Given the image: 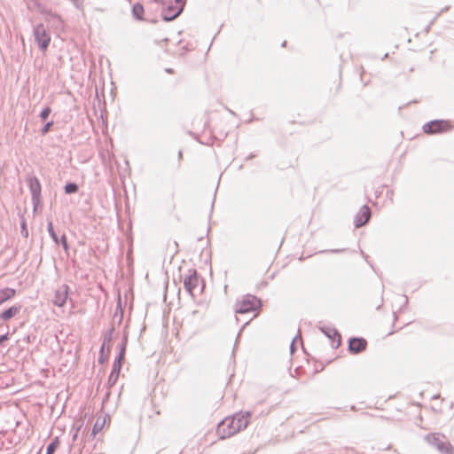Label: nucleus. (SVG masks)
Listing matches in <instances>:
<instances>
[{"instance_id":"nucleus-33","label":"nucleus","mask_w":454,"mask_h":454,"mask_svg":"<svg viewBox=\"0 0 454 454\" xmlns=\"http://www.w3.org/2000/svg\"><path fill=\"white\" fill-rule=\"evenodd\" d=\"M296 339H297V336L293 340V341H292V342H291V344H290V351H291V353H292V354H293V353L294 352V350H295L294 342H295Z\"/></svg>"},{"instance_id":"nucleus-6","label":"nucleus","mask_w":454,"mask_h":454,"mask_svg":"<svg viewBox=\"0 0 454 454\" xmlns=\"http://www.w3.org/2000/svg\"><path fill=\"white\" fill-rule=\"evenodd\" d=\"M29 191L31 193V200L34 206V211L41 202V184L36 176H29L27 178Z\"/></svg>"},{"instance_id":"nucleus-17","label":"nucleus","mask_w":454,"mask_h":454,"mask_svg":"<svg viewBox=\"0 0 454 454\" xmlns=\"http://www.w3.org/2000/svg\"><path fill=\"white\" fill-rule=\"evenodd\" d=\"M126 344H127V337L125 336L123 338V341H122L121 345L119 346L120 350H119L118 356L115 357V359L114 361V363L119 362V363H121V364H122V361L125 356Z\"/></svg>"},{"instance_id":"nucleus-18","label":"nucleus","mask_w":454,"mask_h":454,"mask_svg":"<svg viewBox=\"0 0 454 454\" xmlns=\"http://www.w3.org/2000/svg\"><path fill=\"white\" fill-rule=\"evenodd\" d=\"M144 12H145V9L141 4L137 3L133 5L132 14H133L134 18H136L138 20H142Z\"/></svg>"},{"instance_id":"nucleus-7","label":"nucleus","mask_w":454,"mask_h":454,"mask_svg":"<svg viewBox=\"0 0 454 454\" xmlns=\"http://www.w3.org/2000/svg\"><path fill=\"white\" fill-rule=\"evenodd\" d=\"M372 216L371 208L367 205L361 207L360 210L355 215L354 224L356 228H360L365 225Z\"/></svg>"},{"instance_id":"nucleus-23","label":"nucleus","mask_w":454,"mask_h":454,"mask_svg":"<svg viewBox=\"0 0 454 454\" xmlns=\"http://www.w3.org/2000/svg\"><path fill=\"white\" fill-rule=\"evenodd\" d=\"M51 113V109L49 106H46L41 111L39 116L43 121H45L49 117Z\"/></svg>"},{"instance_id":"nucleus-32","label":"nucleus","mask_w":454,"mask_h":454,"mask_svg":"<svg viewBox=\"0 0 454 454\" xmlns=\"http://www.w3.org/2000/svg\"><path fill=\"white\" fill-rule=\"evenodd\" d=\"M9 339L8 333L0 335V345Z\"/></svg>"},{"instance_id":"nucleus-3","label":"nucleus","mask_w":454,"mask_h":454,"mask_svg":"<svg viewBox=\"0 0 454 454\" xmlns=\"http://www.w3.org/2000/svg\"><path fill=\"white\" fill-rule=\"evenodd\" d=\"M262 306L261 300L252 294H247L240 301L235 304V312L239 314H246L253 312Z\"/></svg>"},{"instance_id":"nucleus-25","label":"nucleus","mask_w":454,"mask_h":454,"mask_svg":"<svg viewBox=\"0 0 454 454\" xmlns=\"http://www.w3.org/2000/svg\"><path fill=\"white\" fill-rule=\"evenodd\" d=\"M104 347H105V343L102 344L100 350H99V356L98 359L99 364H104L107 358V356L104 355Z\"/></svg>"},{"instance_id":"nucleus-14","label":"nucleus","mask_w":454,"mask_h":454,"mask_svg":"<svg viewBox=\"0 0 454 454\" xmlns=\"http://www.w3.org/2000/svg\"><path fill=\"white\" fill-rule=\"evenodd\" d=\"M16 294V290L13 288L6 287L0 290V306L12 299Z\"/></svg>"},{"instance_id":"nucleus-12","label":"nucleus","mask_w":454,"mask_h":454,"mask_svg":"<svg viewBox=\"0 0 454 454\" xmlns=\"http://www.w3.org/2000/svg\"><path fill=\"white\" fill-rule=\"evenodd\" d=\"M182 13V7L176 9L162 7L161 17L165 21H172Z\"/></svg>"},{"instance_id":"nucleus-31","label":"nucleus","mask_w":454,"mask_h":454,"mask_svg":"<svg viewBox=\"0 0 454 454\" xmlns=\"http://www.w3.org/2000/svg\"><path fill=\"white\" fill-rule=\"evenodd\" d=\"M450 9V6H445L444 8H442L434 18L432 23L444 12H447L448 10Z\"/></svg>"},{"instance_id":"nucleus-38","label":"nucleus","mask_w":454,"mask_h":454,"mask_svg":"<svg viewBox=\"0 0 454 454\" xmlns=\"http://www.w3.org/2000/svg\"><path fill=\"white\" fill-rule=\"evenodd\" d=\"M286 43V42L285 41L284 43H282V46H285Z\"/></svg>"},{"instance_id":"nucleus-24","label":"nucleus","mask_w":454,"mask_h":454,"mask_svg":"<svg viewBox=\"0 0 454 454\" xmlns=\"http://www.w3.org/2000/svg\"><path fill=\"white\" fill-rule=\"evenodd\" d=\"M52 121L46 122L41 129V134L43 136L46 135L49 132L50 129L52 127Z\"/></svg>"},{"instance_id":"nucleus-29","label":"nucleus","mask_w":454,"mask_h":454,"mask_svg":"<svg viewBox=\"0 0 454 454\" xmlns=\"http://www.w3.org/2000/svg\"><path fill=\"white\" fill-rule=\"evenodd\" d=\"M21 235L24 237V238H27L28 237V230L27 229V226H26V222L23 220L21 222Z\"/></svg>"},{"instance_id":"nucleus-34","label":"nucleus","mask_w":454,"mask_h":454,"mask_svg":"<svg viewBox=\"0 0 454 454\" xmlns=\"http://www.w3.org/2000/svg\"><path fill=\"white\" fill-rule=\"evenodd\" d=\"M113 329H111L108 333L106 335L105 340H110L112 337Z\"/></svg>"},{"instance_id":"nucleus-30","label":"nucleus","mask_w":454,"mask_h":454,"mask_svg":"<svg viewBox=\"0 0 454 454\" xmlns=\"http://www.w3.org/2000/svg\"><path fill=\"white\" fill-rule=\"evenodd\" d=\"M102 427L98 422H96L92 428V434L96 435L102 429Z\"/></svg>"},{"instance_id":"nucleus-36","label":"nucleus","mask_w":454,"mask_h":454,"mask_svg":"<svg viewBox=\"0 0 454 454\" xmlns=\"http://www.w3.org/2000/svg\"><path fill=\"white\" fill-rule=\"evenodd\" d=\"M178 158L181 159L182 158V151H179L178 153Z\"/></svg>"},{"instance_id":"nucleus-35","label":"nucleus","mask_w":454,"mask_h":454,"mask_svg":"<svg viewBox=\"0 0 454 454\" xmlns=\"http://www.w3.org/2000/svg\"><path fill=\"white\" fill-rule=\"evenodd\" d=\"M341 251L342 250H340V249H333V250H331L332 253H340Z\"/></svg>"},{"instance_id":"nucleus-2","label":"nucleus","mask_w":454,"mask_h":454,"mask_svg":"<svg viewBox=\"0 0 454 454\" xmlns=\"http://www.w3.org/2000/svg\"><path fill=\"white\" fill-rule=\"evenodd\" d=\"M424 439L441 454H454V447L445 439L444 435L439 433H431L426 434Z\"/></svg>"},{"instance_id":"nucleus-15","label":"nucleus","mask_w":454,"mask_h":454,"mask_svg":"<svg viewBox=\"0 0 454 454\" xmlns=\"http://www.w3.org/2000/svg\"><path fill=\"white\" fill-rule=\"evenodd\" d=\"M43 13L45 15L46 21L52 22L57 27L62 25V20L58 14L53 13L51 11H45L43 12Z\"/></svg>"},{"instance_id":"nucleus-1","label":"nucleus","mask_w":454,"mask_h":454,"mask_svg":"<svg viewBox=\"0 0 454 454\" xmlns=\"http://www.w3.org/2000/svg\"><path fill=\"white\" fill-rule=\"evenodd\" d=\"M250 412L236 413L231 418H225L218 423L216 434L220 439L231 437L236 433L245 429L249 422Z\"/></svg>"},{"instance_id":"nucleus-4","label":"nucleus","mask_w":454,"mask_h":454,"mask_svg":"<svg viewBox=\"0 0 454 454\" xmlns=\"http://www.w3.org/2000/svg\"><path fill=\"white\" fill-rule=\"evenodd\" d=\"M33 35L35 43L41 51H46L51 43V35L43 24L40 23L35 26Z\"/></svg>"},{"instance_id":"nucleus-37","label":"nucleus","mask_w":454,"mask_h":454,"mask_svg":"<svg viewBox=\"0 0 454 454\" xmlns=\"http://www.w3.org/2000/svg\"><path fill=\"white\" fill-rule=\"evenodd\" d=\"M167 72L168 73H172V69L168 68V69H167Z\"/></svg>"},{"instance_id":"nucleus-26","label":"nucleus","mask_w":454,"mask_h":454,"mask_svg":"<svg viewBox=\"0 0 454 454\" xmlns=\"http://www.w3.org/2000/svg\"><path fill=\"white\" fill-rule=\"evenodd\" d=\"M118 378H119V375L114 374V373H110V375L108 377V381H107L108 386L109 387L114 386L116 383Z\"/></svg>"},{"instance_id":"nucleus-27","label":"nucleus","mask_w":454,"mask_h":454,"mask_svg":"<svg viewBox=\"0 0 454 454\" xmlns=\"http://www.w3.org/2000/svg\"><path fill=\"white\" fill-rule=\"evenodd\" d=\"M121 365L122 364H121V363H119V362L118 363L114 362L111 373L120 375Z\"/></svg>"},{"instance_id":"nucleus-19","label":"nucleus","mask_w":454,"mask_h":454,"mask_svg":"<svg viewBox=\"0 0 454 454\" xmlns=\"http://www.w3.org/2000/svg\"><path fill=\"white\" fill-rule=\"evenodd\" d=\"M59 445L58 437L54 438L46 448V454H54Z\"/></svg>"},{"instance_id":"nucleus-13","label":"nucleus","mask_w":454,"mask_h":454,"mask_svg":"<svg viewBox=\"0 0 454 454\" xmlns=\"http://www.w3.org/2000/svg\"><path fill=\"white\" fill-rule=\"evenodd\" d=\"M21 305L20 304H15L10 308H8L7 309H4L1 314H0V319L2 320H9L12 317H14L18 313H20V311L21 310Z\"/></svg>"},{"instance_id":"nucleus-28","label":"nucleus","mask_w":454,"mask_h":454,"mask_svg":"<svg viewBox=\"0 0 454 454\" xmlns=\"http://www.w3.org/2000/svg\"><path fill=\"white\" fill-rule=\"evenodd\" d=\"M59 244L62 245V247L66 252L68 251V243H67L66 235L61 236V238L59 239Z\"/></svg>"},{"instance_id":"nucleus-20","label":"nucleus","mask_w":454,"mask_h":454,"mask_svg":"<svg viewBox=\"0 0 454 454\" xmlns=\"http://www.w3.org/2000/svg\"><path fill=\"white\" fill-rule=\"evenodd\" d=\"M65 192L67 194H73L78 192L79 186L75 183H67L64 187Z\"/></svg>"},{"instance_id":"nucleus-9","label":"nucleus","mask_w":454,"mask_h":454,"mask_svg":"<svg viewBox=\"0 0 454 454\" xmlns=\"http://www.w3.org/2000/svg\"><path fill=\"white\" fill-rule=\"evenodd\" d=\"M367 341L364 338L352 337L348 340V351L351 354H359L366 349Z\"/></svg>"},{"instance_id":"nucleus-21","label":"nucleus","mask_w":454,"mask_h":454,"mask_svg":"<svg viewBox=\"0 0 454 454\" xmlns=\"http://www.w3.org/2000/svg\"><path fill=\"white\" fill-rule=\"evenodd\" d=\"M47 231L49 232V235L51 237V239H53V241L58 245L59 244V239L58 237V235L56 234L55 231H54V228H53V224H52V222H48L47 223Z\"/></svg>"},{"instance_id":"nucleus-10","label":"nucleus","mask_w":454,"mask_h":454,"mask_svg":"<svg viewBox=\"0 0 454 454\" xmlns=\"http://www.w3.org/2000/svg\"><path fill=\"white\" fill-rule=\"evenodd\" d=\"M199 285V277L195 270H190V274L184 277V286L186 292L192 294L193 290Z\"/></svg>"},{"instance_id":"nucleus-22","label":"nucleus","mask_w":454,"mask_h":454,"mask_svg":"<svg viewBox=\"0 0 454 454\" xmlns=\"http://www.w3.org/2000/svg\"><path fill=\"white\" fill-rule=\"evenodd\" d=\"M122 317H123V311H122V309H121V306L120 301H119L118 304H117L116 311L114 315V320L118 318V323L120 324L122 320Z\"/></svg>"},{"instance_id":"nucleus-8","label":"nucleus","mask_w":454,"mask_h":454,"mask_svg":"<svg viewBox=\"0 0 454 454\" xmlns=\"http://www.w3.org/2000/svg\"><path fill=\"white\" fill-rule=\"evenodd\" d=\"M69 294V286L67 285H61L59 286L54 294L52 302L55 306L63 307L67 300Z\"/></svg>"},{"instance_id":"nucleus-11","label":"nucleus","mask_w":454,"mask_h":454,"mask_svg":"<svg viewBox=\"0 0 454 454\" xmlns=\"http://www.w3.org/2000/svg\"><path fill=\"white\" fill-rule=\"evenodd\" d=\"M321 331L332 340V346L333 348H337L341 342L340 334L336 329L322 327Z\"/></svg>"},{"instance_id":"nucleus-16","label":"nucleus","mask_w":454,"mask_h":454,"mask_svg":"<svg viewBox=\"0 0 454 454\" xmlns=\"http://www.w3.org/2000/svg\"><path fill=\"white\" fill-rule=\"evenodd\" d=\"M167 3H161L162 7L176 9L177 7H182V11L185 5V0H168Z\"/></svg>"},{"instance_id":"nucleus-5","label":"nucleus","mask_w":454,"mask_h":454,"mask_svg":"<svg viewBox=\"0 0 454 454\" xmlns=\"http://www.w3.org/2000/svg\"><path fill=\"white\" fill-rule=\"evenodd\" d=\"M451 129L449 121L446 120H434L425 123L422 127L426 134H440L446 132Z\"/></svg>"}]
</instances>
